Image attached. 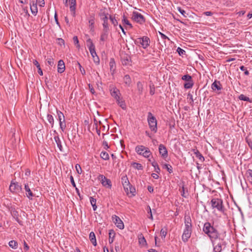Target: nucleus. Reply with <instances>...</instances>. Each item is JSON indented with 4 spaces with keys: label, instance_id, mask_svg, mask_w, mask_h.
<instances>
[{
    "label": "nucleus",
    "instance_id": "1",
    "mask_svg": "<svg viewBox=\"0 0 252 252\" xmlns=\"http://www.w3.org/2000/svg\"><path fill=\"white\" fill-rule=\"evenodd\" d=\"M100 20L102 22L103 29L100 35V40L102 41H105L108 37L109 32L110 31L108 25V19L109 14L106 13L104 11L101 10L99 13Z\"/></svg>",
    "mask_w": 252,
    "mask_h": 252
},
{
    "label": "nucleus",
    "instance_id": "2",
    "mask_svg": "<svg viewBox=\"0 0 252 252\" xmlns=\"http://www.w3.org/2000/svg\"><path fill=\"white\" fill-rule=\"evenodd\" d=\"M203 231L209 237L212 242L219 238L220 234L218 231L210 222H207L204 223Z\"/></svg>",
    "mask_w": 252,
    "mask_h": 252
},
{
    "label": "nucleus",
    "instance_id": "3",
    "mask_svg": "<svg viewBox=\"0 0 252 252\" xmlns=\"http://www.w3.org/2000/svg\"><path fill=\"white\" fill-rule=\"evenodd\" d=\"M211 204L213 209H216L218 211L224 214L225 209L223 205V201L221 199L213 198L211 201Z\"/></svg>",
    "mask_w": 252,
    "mask_h": 252
},
{
    "label": "nucleus",
    "instance_id": "4",
    "mask_svg": "<svg viewBox=\"0 0 252 252\" xmlns=\"http://www.w3.org/2000/svg\"><path fill=\"white\" fill-rule=\"evenodd\" d=\"M148 122L151 129L156 132L157 131V121L156 118L151 112H149L148 114Z\"/></svg>",
    "mask_w": 252,
    "mask_h": 252
},
{
    "label": "nucleus",
    "instance_id": "5",
    "mask_svg": "<svg viewBox=\"0 0 252 252\" xmlns=\"http://www.w3.org/2000/svg\"><path fill=\"white\" fill-rule=\"evenodd\" d=\"M135 150L138 154L143 156L145 158H149L152 154L148 148L144 146H137Z\"/></svg>",
    "mask_w": 252,
    "mask_h": 252
},
{
    "label": "nucleus",
    "instance_id": "6",
    "mask_svg": "<svg viewBox=\"0 0 252 252\" xmlns=\"http://www.w3.org/2000/svg\"><path fill=\"white\" fill-rule=\"evenodd\" d=\"M182 79L186 81L184 85L185 88L190 89L192 87L193 85V81L190 75L189 74L185 75L182 76Z\"/></svg>",
    "mask_w": 252,
    "mask_h": 252
},
{
    "label": "nucleus",
    "instance_id": "7",
    "mask_svg": "<svg viewBox=\"0 0 252 252\" xmlns=\"http://www.w3.org/2000/svg\"><path fill=\"white\" fill-rule=\"evenodd\" d=\"M136 42L140 44L143 48L145 49L149 46L150 40L147 36H143V37L137 38Z\"/></svg>",
    "mask_w": 252,
    "mask_h": 252
},
{
    "label": "nucleus",
    "instance_id": "8",
    "mask_svg": "<svg viewBox=\"0 0 252 252\" xmlns=\"http://www.w3.org/2000/svg\"><path fill=\"white\" fill-rule=\"evenodd\" d=\"M22 186L17 182H11L9 186V190L13 193H19L22 190Z\"/></svg>",
    "mask_w": 252,
    "mask_h": 252
},
{
    "label": "nucleus",
    "instance_id": "9",
    "mask_svg": "<svg viewBox=\"0 0 252 252\" xmlns=\"http://www.w3.org/2000/svg\"><path fill=\"white\" fill-rule=\"evenodd\" d=\"M132 18L134 21L140 24H142L145 21L144 16L141 14L137 12H133Z\"/></svg>",
    "mask_w": 252,
    "mask_h": 252
},
{
    "label": "nucleus",
    "instance_id": "10",
    "mask_svg": "<svg viewBox=\"0 0 252 252\" xmlns=\"http://www.w3.org/2000/svg\"><path fill=\"white\" fill-rule=\"evenodd\" d=\"M98 179L100 180L101 183L103 186L110 189L111 188L112 184L110 180L106 178L102 175H100L98 177Z\"/></svg>",
    "mask_w": 252,
    "mask_h": 252
},
{
    "label": "nucleus",
    "instance_id": "11",
    "mask_svg": "<svg viewBox=\"0 0 252 252\" xmlns=\"http://www.w3.org/2000/svg\"><path fill=\"white\" fill-rule=\"evenodd\" d=\"M122 63L124 65H131V57L127 54H123L121 55Z\"/></svg>",
    "mask_w": 252,
    "mask_h": 252
},
{
    "label": "nucleus",
    "instance_id": "12",
    "mask_svg": "<svg viewBox=\"0 0 252 252\" xmlns=\"http://www.w3.org/2000/svg\"><path fill=\"white\" fill-rule=\"evenodd\" d=\"M112 96L118 100L120 98L121 94L120 91L116 87H112L110 89Z\"/></svg>",
    "mask_w": 252,
    "mask_h": 252
},
{
    "label": "nucleus",
    "instance_id": "13",
    "mask_svg": "<svg viewBox=\"0 0 252 252\" xmlns=\"http://www.w3.org/2000/svg\"><path fill=\"white\" fill-rule=\"evenodd\" d=\"M191 233V228H186L184 229L183 235L182 240L184 242L188 241V239L190 238Z\"/></svg>",
    "mask_w": 252,
    "mask_h": 252
},
{
    "label": "nucleus",
    "instance_id": "14",
    "mask_svg": "<svg viewBox=\"0 0 252 252\" xmlns=\"http://www.w3.org/2000/svg\"><path fill=\"white\" fill-rule=\"evenodd\" d=\"M158 150L159 152V154L161 155V157L164 158H165L168 156V152L166 148L163 144H160L158 147Z\"/></svg>",
    "mask_w": 252,
    "mask_h": 252
},
{
    "label": "nucleus",
    "instance_id": "15",
    "mask_svg": "<svg viewBox=\"0 0 252 252\" xmlns=\"http://www.w3.org/2000/svg\"><path fill=\"white\" fill-rule=\"evenodd\" d=\"M112 218L113 221L115 223L116 226L121 229H124V224L122 220L120 219V218L117 216H115Z\"/></svg>",
    "mask_w": 252,
    "mask_h": 252
},
{
    "label": "nucleus",
    "instance_id": "16",
    "mask_svg": "<svg viewBox=\"0 0 252 252\" xmlns=\"http://www.w3.org/2000/svg\"><path fill=\"white\" fill-rule=\"evenodd\" d=\"M37 0H30V4L31 12L34 15H36L37 12Z\"/></svg>",
    "mask_w": 252,
    "mask_h": 252
},
{
    "label": "nucleus",
    "instance_id": "17",
    "mask_svg": "<svg viewBox=\"0 0 252 252\" xmlns=\"http://www.w3.org/2000/svg\"><path fill=\"white\" fill-rule=\"evenodd\" d=\"M122 182L125 189L127 191L128 194V187H129V182L126 176H124L122 178Z\"/></svg>",
    "mask_w": 252,
    "mask_h": 252
},
{
    "label": "nucleus",
    "instance_id": "18",
    "mask_svg": "<svg viewBox=\"0 0 252 252\" xmlns=\"http://www.w3.org/2000/svg\"><path fill=\"white\" fill-rule=\"evenodd\" d=\"M65 70V65L64 62L61 60L58 62V72L60 73H62L64 72Z\"/></svg>",
    "mask_w": 252,
    "mask_h": 252
},
{
    "label": "nucleus",
    "instance_id": "19",
    "mask_svg": "<svg viewBox=\"0 0 252 252\" xmlns=\"http://www.w3.org/2000/svg\"><path fill=\"white\" fill-rule=\"evenodd\" d=\"M25 189L26 192V196L30 199H32V197L34 196V194L31 190L29 185L28 184H25Z\"/></svg>",
    "mask_w": 252,
    "mask_h": 252
},
{
    "label": "nucleus",
    "instance_id": "20",
    "mask_svg": "<svg viewBox=\"0 0 252 252\" xmlns=\"http://www.w3.org/2000/svg\"><path fill=\"white\" fill-rule=\"evenodd\" d=\"M211 88L213 90H217L218 91L222 89L220 82L216 80L212 84Z\"/></svg>",
    "mask_w": 252,
    "mask_h": 252
},
{
    "label": "nucleus",
    "instance_id": "21",
    "mask_svg": "<svg viewBox=\"0 0 252 252\" xmlns=\"http://www.w3.org/2000/svg\"><path fill=\"white\" fill-rule=\"evenodd\" d=\"M76 6V0H70V10L72 12L73 16H75Z\"/></svg>",
    "mask_w": 252,
    "mask_h": 252
},
{
    "label": "nucleus",
    "instance_id": "22",
    "mask_svg": "<svg viewBox=\"0 0 252 252\" xmlns=\"http://www.w3.org/2000/svg\"><path fill=\"white\" fill-rule=\"evenodd\" d=\"M89 238L90 241L92 242L94 246H96L97 245L96 240L95 238V235L94 232H91L89 235Z\"/></svg>",
    "mask_w": 252,
    "mask_h": 252
},
{
    "label": "nucleus",
    "instance_id": "23",
    "mask_svg": "<svg viewBox=\"0 0 252 252\" xmlns=\"http://www.w3.org/2000/svg\"><path fill=\"white\" fill-rule=\"evenodd\" d=\"M185 223L186 228H191V219L189 217H185Z\"/></svg>",
    "mask_w": 252,
    "mask_h": 252
},
{
    "label": "nucleus",
    "instance_id": "24",
    "mask_svg": "<svg viewBox=\"0 0 252 252\" xmlns=\"http://www.w3.org/2000/svg\"><path fill=\"white\" fill-rule=\"evenodd\" d=\"M54 139L55 141V142L56 143L58 147L59 148L60 151H63V147L62 145L61 141L59 138V137L57 136H55L54 137Z\"/></svg>",
    "mask_w": 252,
    "mask_h": 252
},
{
    "label": "nucleus",
    "instance_id": "25",
    "mask_svg": "<svg viewBox=\"0 0 252 252\" xmlns=\"http://www.w3.org/2000/svg\"><path fill=\"white\" fill-rule=\"evenodd\" d=\"M194 154L195 155L196 157L198 158L201 161H203L204 160V158L202 156L201 154L199 152V151L197 149H193Z\"/></svg>",
    "mask_w": 252,
    "mask_h": 252
},
{
    "label": "nucleus",
    "instance_id": "26",
    "mask_svg": "<svg viewBox=\"0 0 252 252\" xmlns=\"http://www.w3.org/2000/svg\"><path fill=\"white\" fill-rule=\"evenodd\" d=\"M89 28L91 31H94V17L91 16L89 20Z\"/></svg>",
    "mask_w": 252,
    "mask_h": 252
},
{
    "label": "nucleus",
    "instance_id": "27",
    "mask_svg": "<svg viewBox=\"0 0 252 252\" xmlns=\"http://www.w3.org/2000/svg\"><path fill=\"white\" fill-rule=\"evenodd\" d=\"M115 236V231L112 229L110 230L109 231V242L110 244L113 243Z\"/></svg>",
    "mask_w": 252,
    "mask_h": 252
},
{
    "label": "nucleus",
    "instance_id": "28",
    "mask_svg": "<svg viewBox=\"0 0 252 252\" xmlns=\"http://www.w3.org/2000/svg\"><path fill=\"white\" fill-rule=\"evenodd\" d=\"M47 121L51 125V127H53L54 125V120L53 117L51 115L48 114L47 115Z\"/></svg>",
    "mask_w": 252,
    "mask_h": 252
},
{
    "label": "nucleus",
    "instance_id": "29",
    "mask_svg": "<svg viewBox=\"0 0 252 252\" xmlns=\"http://www.w3.org/2000/svg\"><path fill=\"white\" fill-rule=\"evenodd\" d=\"M137 89L139 94H141L143 92V86L142 83L140 81H138L137 83Z\"/></svg>",
    "mask_w": 252,
    "mask_h": 252
},
{
    "label": "nucleus",
    "instance_id": "30",
    "mask_svg": "<svg viewBox=\"0 0 252 252\" xmlns=\"http://www.w3.org/2000/svg\"><path fill=\"white\" fill-rule=\"evenodd\" d=\"M109 18L114 27H116L118 25V21L116 19L115 16L110 15Z\"/></svg>",
    "mask_w": 252,
    "mask_h": 252
},
{
    "label": "nucleus",
    "instance_id": "31",
    "mask_svg": "<svg viewBox=\"0 0 252 252\" xmlns=\"http://www.w3.org/2000/svg\"><path fill=\"white\" fill-rule=\"evenodd\" d=\"M124 83L127 86H129L131 83V78L128 75H126L124 77Z\"/></svg>",
    "mask_w": 252,
    "mask_h": 252
},
{
    "label": "nucleus",
    "instance_id": "32",
    "mask_svg": "<svg viewBox=\"0 0 252 252\" xmlns=\"http://www.w3.org/2000/svg\"><path fill=\"white\" fill-rule=\"evenodd\" d=\"M9 246L11 248L16 249L18 247V243L14 240H11L9 242Z\"/></svg>",
    "mask_w": 252,
    "mask_h": 252
},
{
    "label": "nucleus",
    "instance_id": "33",
    "mask_svg": "<svg viewBox=\"0 0 252 252\" xmlns=\"http://www.w3.org/2000/svg\"><path fill=\"white\" fill-rule=\"evenodd\" d=\"M139 243L140 245L142 246H145L147 245L146 241L144 236H142V235L139 236Z\"/></svg>",
    "mask_w": 252,
    "mask_h": 252
},
{
    "label": "nucleus",
    "instance_id": "34",
    "mask_svg": "<svg viewBox=\"0 0 252 252\" xmlns=\"http://www.w3.org/2000/svg\"><path fill=\"white\" fill-rule=\"evenodd\" d=\"M100 156L104 160H108L109 158V155L106 152H101Z\"/></svg>",
    "mask_w": 252,
    "mask_h": 252
},
{
    "label": "nucleus",
    "instance_id": "35",
    "mask_svg": "<svg viewBox=\"0 0 252 252\" xmlns=\"http://www.w3.org/2000/svg\"><path fill=\"white\" fill-rule=\"evenodd\" d=\"M117 102L118 105L123 109H126V105L125 104V102L124 101L120 99V98L118 100H116Z\"/></svg>",
    "mask_w": 252,
    "mask_h": 252
},
{
    "label": "nucleus",
    "instance_id": "36",
    "mask_svg": "<svg viewBox=\"0 0 252 252\" xmlns=\"http://www.w3.org/2000/svg\"><path fill=\"white\" fill-rule=\"evenodd\" d=\"M109 65H110V70L112 71H114L115 70V63L114 62V59H111L110 63H109Z\"/></svg>",
    "mask_w": 252,
    "mask_h": 252
},
{
    "label": "nucleus",
    "instance_id": "37",
    "mask_svg": "<svg viewBox=\"0 0 252 252\" xmlns=\"http://www.w3.org/2000/svg\"><path fill=\"white\" fill-rule=\"evenodd\" d=\"M221 245L220 243L218 244L214 247V251L215 252H221Z\"/></svg>",
    "mask_w": 252,
    "mask_h": 252
},
{
    "label": "nucleus",
    "instance_id": "38",
    "mask_svg": "<svg viewBox=\"0 0 252 252\" xmlns=\"http://www.w3.org/2000/svg\"><path fill=\"white\" fill-rule=\"evenodd\" d=\"M163 168L167 169V170L169 172V173H171L173 172L172 166L168 164H164L163 165Z\"/></svg>",
    "mask_w": 252,
    "mask_h": 252
},
{
    "label": "nucleus",
    "instance_id": "39",
    "mask_svg": "<svg viewBox=\"0 0 252 252\" xmlns=\"http://www.w3.org/2000/svg\"><path fill=\"white\" fill-rule=\"evenodd\" d=\"M248 174V180L250 181V182L252 185V170L249 169L247 171Z\"/></svg>",
    "mask_w": 252,
    "mask_h": 252
},
{
    "label": "nucleus",
    "instance_id": "40",
    "mask_svg": "<svg viewBox=\"0 0 252 252\" xmlns=\"http://www.w3.org/2000/svg\"><path fill=\"white\" fill-rule=\"evenodd\" d=\"M152 165L155 167V171L158 173L160 172V168L158 165V164L156 161H153L152 163Z\"/></svg>",
    "mask_w": 252,
    "mask_h": 252
},
{
    "label": "nucleus",
    "instance_id": "41",
    "mask_svg": "<svg viewBox=\"0 0 252 252\" xmlns=\"http://www.w3.org/2000/svg\"><path fill=\"white\" fill-rule=\"evenodd\" d=\"M132 166L134 168L137 169L138 170H142L143 169V166L140 163L134 162L132 163Z\"/></svg>",
    "mask_w": 252,
    "mask_h": 252
},
{
    "label": "nucleus",
    "instance_id": "42",
    "mask_svg": "<svg viewBox=\"0 0 252 252\" xmlns=\"http://www.w3.org/2000/svg\"><path fill=\"white\" fill-rule=\"evenodd\" d=\"M239 98L242 100H244V101H248V102H251L249 97L245 96V95H244L243 94L239 95Z\"/></svg>",
    "mask_w": 252,
    "mask_h": 252
},
{
    "label": "nucleus",
    "instance_id": "43",
    "mask_svg": "<svg viewBox=\"0 0 252 252\" xmlns=\"http://www.w3.org/2000/svg\"><path fill=\"white\" fill-rule=\"evenodd\" d=\"M122 22L124 24H125L130 27V28L132 27L131 24L129 23V21L126 19V17L124 15L122 19Z\"/></svg>",
    "mask_w": 252,
    "mask_h": 252
},
{
    "label": "nucleus",
    "instance_id": "44",
    "mask_svg": "<svg viewBox=\"0 0 252 252\" xmlns=\"http://www.w3.org/2000/svg\"><path fill=\"white\" fill-rule=\"evenodd\" d=\"M59 123H60V128L62 129V130L63 131L64 130V129H65V128H66V125H65V120L63 121V120L61 121H59Z\"/></svg>",
    "mask_w": 252,
    "mask_h": 252
},
{
    "label": "nucleus",
    "instance_id": "45",
    "mask_svg": "<svg viewBox=\"0 0 252 252\" xmlns=\"http://www.w3.org/2000/svg\"><path fill=\"white\" fill-rule=\"evenodd\" d=\"M57 114L59 118V121H61L62 120L64 121V116L62 112L61 111H57Z\"/></svg>",
    "mask_w": 252,
    "mask_h": 252
},
{
    "label": "nucleus",
    "instance_id": "46",
    "mask_svg": "<svg viewBox=\"0 0 252 252\" xmlns=\"http://www.w3.org/2000/svg\"><path fill=\"white\" fill-rule=\"evenodd\" d=\"M150 94L151 95H153L155 93V87L153 84L150 85Z\"/></svg>",
    "mask_w": 252,
    "mask_h": 252
},
{
    "label": "nucleus",
    "instance_id": "47",
    "mask_svg": "<svg viewBox=\"0 0 252 252\" xmlns=\"http://www.w3.org/2000/svg\"><path fill=\"white\" fill-rule=\"evenodd\" d=\"M88 48H89V51H90V52L91 55H93V54H95V50L94 46H93L92 45V46H91L90 47H88Z\"/></svg>",
    "mask_w": 252,
    "mask_h": 252
},
{
    "label": "nucleus",
    "instance_id": "48",
    "mask_svg": "<svg viewBox=\"0 0 252 252\" xmlns=\"http://www.w3.org/2000/svg\"><path fill=\"white\" fill-rule=\"evenodd\" d=\"M240 68L242 71H244V73L245 75H248L249 74V71L247 69V68L244 66H243V65L241 66Z\"/></svg>",
    "mask_w": 252,
    "mask_h": 252
},
{
    "label": "nucleus",
    "instance_id": "49",
    "mask_svg": "<svg viewBox=\"0 0 252 252\" xmlns=\"http://www.w3.org/2000/svg\"><path fill=\"white\" fill-rule=\"evenodd\" d=\"M77 63L78 65L79 66L80 70L82 74L83 75H85L86 73V72H85L84 68L82 67V66L81 65L80 63L79 62H77Z\"/></svg>",
    "mask_w": 252,
    "mask_h": 252
},
{
    "label": "nucleus",
    "instance_id": "50",
    "mask_svg": "<svg viewBox=\"0 0 252 252\" xmlns=\"http://www.w3.org/2000/svg\"><path fill=\"white\" fill-rule=\"evenodd\" d=\"M75 168H76L77 172L78 174H81V173H82V169H81V167L80 165L79 164H77L75 165Z\"/></svg>",
    "mask_w": 252,
    "mask_h": 252
},
{
    "label": "nucleus",
    "instance_id": "51",
    "mask_svg": "<svg viewBox=\"0 0 252 252\" xmlns=\"http://www.w3.org/2000/svg\"><path fill=\"white\" fill-rule=\"evenodd\" d=\"M73 40L74 41V42L75 44H77V47L79 48L80 45L79 44V40L78 39V37L76 36H74L73 38Z\"/></svg>",
    "mask_w": 252,
    "mask_h": 252
},
{
    "label": "nucleus",
    "instance_id": "52",
    "mask_svg": "<svg viewBox=\"0 0 252 252\" xmlns=\"http://www.w3.org/2000/svg\"><path fill=\"white\" fill-rule=\"evenodd\" d=\"M147 209H148V213L150 215V216L149 217V218L152 220L153 219V215H152V214L151 209V208H150V207L149 206H147Z\"/></svg>",
    "mask_w": 252,
    "mask_h": 252
},
{
    "label": "nucleus",
    "instance_id": "53",
    "mask_svg": "<svg viewBox=\"0 0 252 252\" xmlns=\"http://www.w3.org/2000/svg\"><path fill=\"white\" fill-rule=\"evenodd\" d=\"M177 51L179 53L180 55H182L185 53V50L182 49V48L178 47L177 49Z\"/></svg>",
    "mask_w": 252,
    "mask_h": 252
},
{
    "label": "nucleus",
    "instance_id": "54",
    "mask_svg": "<svg viewBox=\"0 0 252 252\" xmlns=\"http://www.w3.org/2000/svg\"><path fill=\"white\" fill-rule=\"evenodd\" d=\"M57 43L61 46H62V45H64V41L62 38H58Z\"/></svg>",
    "mask_w": 252,
    "mask_h": 252
},
{
    "label": "nucleus",
    "instance_id": "55",
    "mask_svg": "<svg viewBox=\"0 0 252 252\" xmlns=\"http://www.w3.org/2000/svg\"><path fill=\"white\" fill-rule=\"evenodd\" d=\"M87 44L88 47H90L92 45L93 46H94V43H93L92 40L90 38H88L87 40Z\"/></svg>",
    "mask_w": 252,
    "mask_h": 252
},
{
    "label": "nucleus",
    "instance_id": "56",
    "mask_svg": "<svg viewBox=\"0 0 252 252\" xmlns=\"http://www.w3.org/2000/svg\"><path fill=\"white\" fill-rule=\"evenodd\" d=\"M178 10L179 11V12L182 15H183L185 17H186V16L185 15V14H186V11L182 9L181 7H178Z\"/></svg>",
    "mask_w": 252,
    "mask_h": 252
},
{
    "label": "nucleus",
    "instance_id": "57",
    "mask_svg": "<svg viewBox=\"0 0 252 252\" xmlns=\"http://www.w3.org/2000/svg\"><path fill=\"white\" fill-rule=\"evenodd\" d=\"M128 193L130 192L132 194H133V193L135 192V189L132 187V186H130L129 185V187H128Z\"/></svg>",
    "mask_w": 252,
    "mask_h": 252
},
{
    "label": "nucleus",
    "instance_id": "58",
    "mask_svg": "<svg viewBox=\"0 0 252 252\" xmlns=\"http://www.w3.org/2000/svg\"><path fill=\"white\" fill-rule=\"evenodd\" d=\"M160 234L162 235V236L165 237L167 234V230L161 229L160 230Z\"/></svg>",
    "mask_w": 252,
    "mask_h": 252
},
{
    "label": "nucleus",
    "instance_id": "59",
    "mask_svg": "<svg viewBox=\"0 0 252 252\" xmlns=\"http://www.w3.org/2000/svg\"><path fill=\"white\" fill-rule=\"evenodd\" d=\"M90 202L92 205L96 204V199L94 198L93 197H90Z\"/></svg>",
    "mask_w": 252,
    "mask_h": 252
},
{
    "label": "nucleus",
    "instance_id": "60",
    "mask_svg": "<svg viewBox=\"0 0 252 252\" xmlns=\"http://www.w3.org/2000/svg\"><path fill=\"white\" fill-rule=\"evenodd\" d=\"M47 63L51 66H53L54 64L53 59L51 58L48 59Z\"/></svg>",
    "mask_w": 252,
    "mask_h": 252
},
{
    "label": "nucleus",
    "instance_id": "61",
    "mask_svg": "<svg viewBox=\"0 0 252 252\" xmlns=\"http://www.w3.org/2000/svg\"><path fill=\"white\" fill-rule=\"evenodd\" d=\"M37 3L40 6H44L45 4L44 0H37Z\"/></svg>",
    "mask_w": 252,
    "mask_h": 252
},
{
    "label": "nucleus",
    "instance_id": "62",
    "mask_svg": "<svg viewBox=\"0 0 252 252\" xmlns=\"http://www.w3.org/2000/svg\"><path fill=\"white\" fill-rule=\"evenodd\" d=\"M95 63L98 64L99 63V59L97 56L93 58Z\"/></svg>",
    "mask_w": 252,
    "mask_h": 252
},
{
    "label": "nucleus",
    "instance_id": "63",
    "mask_svg": "<svg viewBox=\"0 0 252 252\" xmlns=\"http://www.w3.org/2000/svg\"><path fill=\"white\" fill-rule=\"evenodd\" d=\"M70 178V181H71L72 185L73 186V187L76 188V184H75V182L74 181V179H73V176H71Z\"/></svg>",
    "mask_w": 252,
    "mask_h": 252
},
{
    "label": "nucleus",
    "instance_id": "64",
    "mask_svg": "<svg viewBox=\"0 0 252 252\" xmlns=\"http://www.w3.org/2000/svg\"><path fill=\"white\" fill-rule=\"evenodd\" d=\"M159 34L161 36V37L162 39H167L168 40H170L169 38L167 36H166L165 34H164L163 33L159 32Z\"/></svg>",
    "mask_w": 252,
    "mask_h": 252
}]
</instances>
